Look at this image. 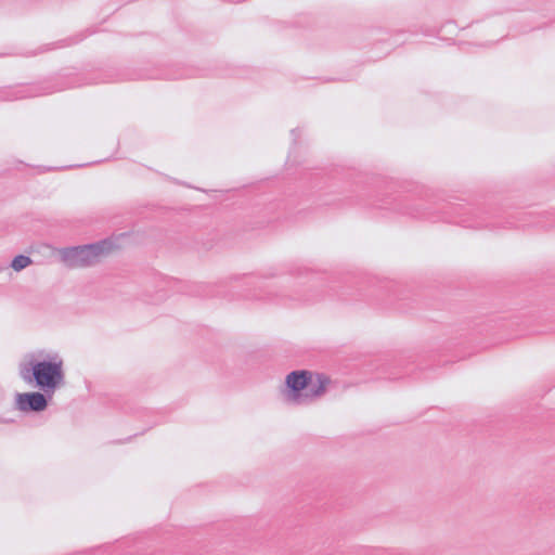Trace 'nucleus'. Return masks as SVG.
I'll use <instances>...</instances> for the list:
<instances>
[{
	"instance_id": "1",
	"label": "nucleus",
	"mask_w": 555,
	"mask_h": 555,
	"mask_svg": "<svg viewBox=\"0 0 555 555\" xmlns=\"http://www.w3.org/2000/svg\"><path fill=\"white\" fill-rule=\"evenodd\" d=\"M20 377L46 393L53 392L64 383L63 360L55 354L50 360L29 361L18 365Z\"/></svg>"
},
{
	"instance_id": "2",
	"label": "nucleus",
	"mask_w": 555,
	"mask_h": 555,
	"mask_svg": "<svg viewBox=\"0 0 555 555\" xmlns=\"http://www.w3.org/2000/svg\"><path fill=\"white\" fill-rule=\"evenodd\" d=\"M328 378L317 375V383L312 382V373L306 370L293 371L285 378V389L282 391L284 401L291 405H305L322 396Z\"/></svg>"
},
{
	"instance_id": "3",
	"label": "nucleus",
	"mask_w": 555,
	"mask_h": 555,
	"mask_svg": "<svg viewBox=\"0 0 555 555\" xmlns=\"http://www.w3.org/2000/svg\"><path fill=\"white\" fill-rule=\"evenodd\" d=\"M113 246L108 240L60 249L62 261L70 268L89 267L96 263Z\"/></svg>"
},
{
	"instance_id": "4",
	"label": "nucleus",
	"mask_w": 555,
	"mask_h": 555,
	"mask_svg": "<svg viewBox=\"0 0 555 555\" xmlns=\"http://www.w3.org/2000/svg\"><path fill=\"white\" fill-rule=\"evenodd\" d=\"M47 406L48 399L42 392H23L15 396V408L21 412H42Z\"/></svg>"
},
{
	"instance_id": "5",
	"label": "nucleus",
	"mask_w": 555,
	"mask_h": 555,
	"mask_svg": "<svg viewBox=\"0 0 555 555\" xmlns=\"http://www.w3.org/2000/svg\"><path fill=\"white\" fill-rule=\"evenodd\" d=\"M33 260L30 257L25 255H18L13 258L11 262V268L15 271H21L31 264Z\"/></svg>"
},
{
	"instance_id": "6",
	"label": "nucleus",
	"mask_w": 555,
	"mask_h": 555,
	"mask_svg": "<svg viewBox=\"0 0 555 555\" xmlns=\"http://www.w3.org/2000/svg\"><path fill=\"white\" fill-rule=\"evenodd\" d=\"M26 89L9 90L0 92V100H16L26 98Z\"/></svg>"
},
{
	"instance_id": "7",
	"label": "nucleus",
	"mask_w": 555,
	"mask_h": 555,
	"mask_svg": "<svg viewBox=\"0 0 555 555\" xmlns=\"http://www.w3.org/2000/svg\"><path fill=\"white\" fill-rule=\"evenodd\" d=\"M539 224H541L542 227H546V225H555V222H554V223L548 224V223H546V222H544V221H539Z\"/></svg>"
},
{
	"instance_id": "8",
	"label": "nucleus",
	"mask_w": 555,
	"mask_h": 555,
	"mask_svg": "<svg viewBox=\"0 0 555 555\" xmlns=\"http://www.w3.org/2000/svg\"><path fill=\"white\" fill-rule=\"evenodd\" d=\"M555 212H545V216H554Z\"/></svg>"
},
{
	"instance_id": "9",
	"label": "nucleus",
	"mask_w": 555,
	"mask_h": 555,
	"mask_svg": "<svg viewBox=\"0 0 555 555\" xmlns=\"http://www.w3.org/2000/svg\"><path fill=\"white\" fill-rule=\"evenodd\" d=\"M296 131H297L296 129H293L292 134L295 135Z\"/></svg>"
}]
</instances>
